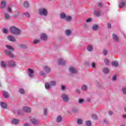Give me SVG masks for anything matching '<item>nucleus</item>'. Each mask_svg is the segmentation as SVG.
I'll return each instance as SVG.
<instances>
[{"label": "nucleus", "instance_id": "8fccbe9b", "mask_svg": "<svg viewBox=\"0 0 126 126\" xmlns=\"http://www.w3.org/2000/svg\"><path fill=\"white\" fill-rule=\"evenodd\" d=\"M103 52L104 55H105V56L106 55H107V54H108V51L106 50V49H104Z\"/></svg>", "mask_w": 126, "mask_h": 126}, {"label": "nucleus", "instance_id": "a878e982", "mask_svg": "<svg viewBox=\"0 0 126 126\" xmlns=\"http://www.w3.org/2000/svg\"><path fill=\"white\" fill-rule=\"evenodd\" d=\"M94 13L96 16H100V10H98L97 11H94Z\"/></svg>", "mask_w": 126, "mask_h": 126}, {"label": "nucleus", "instance_id": "ddd939ff", "mask_svg": "<svg viewBox=\"0 0 126 126\" xmlns=\"http://www.w3.org/2000/svg\"><path fill=\"white\" fill-rule=\"evenodd\" d=\"M23 110L26 113H30V112H31V108L25 107L23 108Z\"/></svg>", "mask_w": 126, "mask_h": 126}, {"label": "nucleus", "instance_id": "0e129e2a", "mask_svg": "<svg viewBox=\"0 0 126 126\" xmlns=\"http://www.w3.org/2000/svg\"><path fill=\"white\" fill-rule=\"evenodd\" d=\"M87 100L88 102L90 101V98H88Z\"/></svg>", "mask_w": 126, "mask_h": 126}, {"label": "nucleus", "instance_id": "a211bd4d", "mask_svg": "<svg viewBox=\"0 0 126 126\" xmlns=\"http://www.w3.org/2000/svg\"><path fill=\"white\" fill-rule=\"evenodd\" d=\"M87 50L89 52H92V51H93V46L91 45H89L87 47Z\"/></svg>", "mask_w": 126, "mask_h": 126}, {"label": "nucleus", "instance_id": "f704fd0d", "mask_svg": "<svg viewBox=\"0 0 126 126\" xmlns=\"http://www.w3.org/2000/svg\"><path fill=\"white\" fill-rule=\"evenodd\" d=\"M19 92H20L21 94H25V91L23 89H20L19 90Z\"/></svg>", "mask_w": 126, "mask_h": 126}, {"label": "nucleus", "instance_id": "f257e3e1", "mask_svg": "<svg viewBox=\"0 0 126 126\" xmlns=\"http://www.w3.org/2000/svg\"><path fill=\"white\" fill-rule=\"evenodd\" d=\"M10 31L12 34H14L15 35H19L20 34V30L15 27H11Z\"/></svg>", "mask_w": 126, "mask_h": 126}, {"label": "nucleus", "instance_id": "603ef678", "mask_svg": "<svg viewBox=\"0 0 126 126\" xmlns=\"http://www.w3.org/2000/svg\"><path fill=\"white\" fill-rule=\"evenodd\" d=\"M38 42H39V40H36V39L33 41L34 44H37V43H38Z\"/></svg>", "mask_w": 126, "mask_h": 126}, {"label": "nucleus", "instance_id": "20e7f679", "mask_svg": "<svg viewBox=\"0 0 126 126\" xmlns=\"http://www.w3.org/2000/svg\"><path fill=\"white\" fill-rule=\"evenodd\" d=\"M28 74L31 78H33L34 76V70L30 68L28 69Z\"/></svg>", "mask_w": 126, "mask_h": 126}, {"label": "nucleus", "instance_id": "72a5a7b5", "mask_svg": "<svg viewBox=\"0 0 126 126\" xmlns=\"http://www.w3.org/2000/svg\"><path fill=\"white\" fill-rule=\"evenodd\" d=\"M4 16L5 19H9L10 18V16L7 13H4Z\"/></svg>", "mask_w": 126, "mask_h": 126}, {"label": "nucleus", "instance_id": "bf43d9fd", "mask_svg": "<svg viewBox=\"0 0 126 126\" xmlns=\"http://www.w3.org/2000/svg\"><path fill=\"white\" fill-rule=\"evenodd\" d=\"M21 112H22L21 110L18 111V115H20V114H21Z\"/></svg>", "mask_w": 126, "mask_h": 126}, {"label": "nucleus", "instance_id": "ea45409f", "mask_svg": "<svg viewBox=\"0 0 126 126\" xmlns=\"http://www.w3.org/2000/svg\"><path fill=\"white\" fill-rule=\"evenodd\" d=\"M40 75H41L42 76H46V73H45V72H44L42 71H41L40 72Z\"/></svg>", "mask_w": 126, "mask_h": 126}, {"label": "nucleus", "instance_id": "680f3d73", "mask_svg": "<svg viewBox=\"0 0 126 126\" xmlns=\"http://www.w3.org/2000/svg\"><path fill=\"white\" fill-rule=\"evenodd\" d=\"M76 92H77V93H80V91L79 90H76Z\"/></svg>", "mask_w": 126, "mask_h": 126}, {"label": "nucleus", "instance_id": "4be33fe9", "mask_svg": "<svg viewBox=\"0 0 126 126\" xmlns=\"http://www.w3.org/2000/svg\"><path fill=\"white\" fill-rule=\"evenodd\" d=\"M62 120H63V118H62V116H59L57 118V123H61L62 122Z\"/></svg>", "mask_w": 126, "mask_h": 126}, {"label": "nucleus", "instance_id": "473e14b6", "mask_svg": "<svg viewBox=\"0 0 126 126\" xmlns=\"http://www.w3.org/2000/svg\"><path fill=\"white\" fill-rule=\"evenodd\" d=\"M92 118L94 120H98V117H97V115H96V114H93L92 115Z\"/></svg>", "mask_w": 126, "mask_h": 126}, {"label": "nucleus", "instance_id": "864d4df0", "mask_svg": "<svg viewBox=\"0 0 126 126\" xmlns=\"http://www.w3.org/2000/svg\"><path fill=\"white\" fill-rule=\"evenodd\" d=\"M86 22L87 23L91 22V19H88L87 20H86Z\"/></svg>", "mask_w": 126, "mask_h": 126}, {"label": "nucleus", "instance_id": "f3484780", "mask_svg": "<svg viewBox=\"0 0 126 126\" xmlns=\"http://www.w3.org/2000/svg\"><path fill=\"white\" fill-rule=\"evenodd\" d=\"M0 65H1V67L5 68V67H6L7 65L5 63V62H4L3 61H1L0 63Z\"/></svg>", "mask_w": 126, "mask_h": 126}, {"label": "nucleus", "instance_id": "7ed1b4c3", "mask_svg": "<svg viewBox=\"0 0 126 126\" xmlns=\"http://www.w3.org/2000/svg\"><path fill=\"white\" fill-rule=\"evenodd\" d=\"M39 14L40 15H44V16H47L48 15V11L47 9L45 8H41L39 10Z\"/></svg>", "mask_w": 126, "mask_h": 126}, {"label": "nucleus", "instance_id": "6ab92c4d", "mask_svg": "<svg viewBox=\"0 0 126 126\" xmlns=\"http://www.w3.org/2000/svg\"><path fill=\"white\" fill-rule=\"evenodd\" d=\"M0 105L1 108H3V109H6V104L5 103L1 102H0Z\"/></svg>", "mask_w": 126, "mask_h": 126}, {"label": "nucleus", "instance_id": "79ce46f5", "mask_svg": "<svg viewBox=\"0 0 126 126\" xmlns=\"http://www.w3.org/2000/svg\"><path fill=\"white\" fill-rule=\"evenodd\" d=\"M66 20H67V21H70V20H71V17L70 16H68V17H66V18H65Z\"/></svg>", "mask_w": 126, "mask_h": 126}, {"label": "nucleus", "instance_id": "39448f33", "mask_svg": "<svg viewBox=\"0 0 126 126\" xmlns=\"http://www.w3.org/2000/svg\"><path fill=\"white\" fill-rule=\"evenodd\" d=\"M8 65L11 67L16 66V63L13 60H10L8 62Z\"/></svg>", "mask_w": 126, "mask_h": 126}, {"label": "nucleus", "instance_id": "13d9d810", "mask_svg": "<svg viewBox=\"0 0 126 126\" xmlns=\"http://www.w3.org/2000/svg\"><path fill=\"white\" fill-rule=\"evenodd\" d=\"M64 89H65V87H64V86H62V90H64Z\"/></svg>", "mask_w": 126, "mask_h": 126}, {"label": "nucleus", "instance_id": "393cba45", "mask_svg": "<svg viewBox=\"0 0 126 126\" xmlns=\"http://www.w3.org/2000/svg\"><path fill=\"white\" fill-rule=\"evenodd\" d=\"M6 48H7L8 50H9L11 51H14V49H13V48H12V47H11L10 45H6Z\"/></svg>", "mask_w": 126, "mask_h": 126}, {"label": "nucleus", "instance_id": "69168bd1", "mask_svg": "<svg viewBox=\"0 0 126 126\" xmlns=\"http://www.w3.org/2000/svg\"><path fill=\"white\" fill-rule=\"evenodd\" d=\"M123 118H124L125 119H126V115H123Z\"/></svg>", "mask_w": 126, "mask_h": 126}, {"label": "nucleus", "instance_id": "c9c22d12", "mask_svg": "<svg viewBox=\"0 0 126 126\" xmlns=\"http://www.w3.org/2000/svg\"><path fill=\"white\" fill-rule=\"evenodd\" d=\"M86 125L87 126H91V121H90V120L86 121Z\"/></svg>", "mask_w": 126, "mask_h": 126}, {"label": "nucleus", "instance_id": "58836bf2", "mask_svg": "<svg viewBox=\"0 0 126 126\" xmlns=\"http://www.w3.org/2000/svg\"><path fill=\"white\" fill-rule=\"evenodd\" d=\"M20 15V12H18L17 14H15L13 16V17H18Z\"/></svg>", "mask_w": 126, "mask_h": 126}, {"label": "nucleus", "instance_id": "49530a36", "mask_svg": "<svg viewBox=\"0 0 126 126\" xmlns=\"http://www.w3.org/2000/svg\"><path fill=\"white\" fill-rule=\"evenodd\" d=\"M2 31L3 32V33H4L5 34H6L7 33V32H8V31H7V30H6V29H3L2 30Z\"/></svg>", "mask_w": 126, "mask_h": 126}, {"label": "nucleus", "instance_id": "5701e85b", "mask_svg": "<svg viewBox=\"0 0 126 126\" xmlns=\"http://www.w3.org/2000/svg\"><path fill=\"white\" fill-rule=\"evenodd\" d=\"M23 17H30V14L28 12L24 13L23 14Z\"/></svg>", "mask_w": 126, "mask_h": 126}, {"label": "nucleus", "instance_id": "6e6d98bb", "mask_svg": "<svg viewBox=\"0 0 126 126\" xmlns=\"http://www.w3.org/2000/svg\"><path fill=\"white\" fill-rule=\"evenodd\" d=\"M109 116H112V115H113V112L109 111Z\"/></svg>", "mask_w": 126, "mask_h": 126}, {"label": "nucleus", "instance_id": "9d476101", "mask_svg": "<svg viewBox=\"0 0 126 126\" xmlns=\"http://www.w3.org/2000/svg\"><path fill=\"white\" fill-rule=\"evenodd\" d=\"M40 38L41 40H43V41H46L48 37L47 36V34H46L45 33H42L41 34Z\"/></svg>", "mask_w": 126, "mask_h": 126}, {"label": "nucleus", "instance_id": "4d7b16f0", "mask_svg": "<svg viewBox=\"0 0 126 126\" xmlns=\"http://www.w3.org/2000/svg\"><path fill=\"white\" fill-rule=\"evenodd\" d=\"M98 5L99 7H102V3H98Z\"/></svg>", "mask_w": 126, "mask_h": 126}, {"label": "nucleus", "instance_id": "cd10ccee", "mask_svg": "<svg viewBox=\"0 0 126 126\" xmlns=\"http://www.w3.org/2000/svg\"><path fill=\"white\" fill-rule=\"evenodd\" d=\"M112 64L113 66H119V63L118 62L114 61L112 63Z\"/></svg>", "mask_w": 126, "mask_h": 126}, {"label": "nucleus", "instance_id": "a18cd8bd", "mask_svg": "<svg viewBox=\"0 0 126 126\" xmlns=\"http://www.w3.org/2000/svg\"><path fill=\"white\" fill-rule=\"evenodd\" d=\"M83 102H84V100H83V99L80 98L79 99V104H82V103H83Z\"/></svg>", "mask_w": 126, "mask_h": 126}, {"label": "nucleus", "instance_id": "6e6552de", "mask_svg": "<svg viewBox=\"0 0 126 126\" xmlns=\"http://www.w3.org/2000/svg\"><path fill=\"white\" fill-rule=\"evenodd\" d=\"M58 63L60 65H64V64H65V61L63 59H59Z\"/></svg>", "mask_w": 126, "mask_h": 126}, {"label": "nucleus", "instance_id": "0eeeda50", "mask_svg": "<svg viewBox=\"0 0 126 126\" xmlns=\"http://www.w3.org/2000/svg\"><path fill=\"white\" fill-rule=\"evenodd\" d=\"M5 53L6 55L9 56V57H10L11 59H13V58H14V56L13 55V54H12V53H11V51L5 50Z\"/></svg>", "mask_w": 126, "mask_h": 126}, {"label": "nucleus", "instance_id": "1a4fd4ad", "mask_svg": "<svg viewBox=\"0 0 126 126\" xmlns=\"http://www.w3.org/2000/svg\"><path fill=\"white\" fill-rule=\"evenodd\" d=\"M43 70L45 71V72H47V73L51 72V68H50L48 66H44Z\"/></svg>", "mask_w": 126, "mask_h": 126}, {"label": "nucleus", "instance_id": "7c9ffc66", "mask_svg": "<svg viewBox=\"0 0 126 126\" xmlns=\"http://www.w3.org/2000/svg\"><path fill=\"white\" fill-rule=\"evenodd\" d=\"M24 6L25 7H29V3L27 1H25L24 3Z\"/></svg>", "mask_w": 126, "mask_h": 126}, {"label": "nucleus", "instance_id": "4468645a", "mask_svg": "<svg viewBox=\"0 0 126 126\" xmlns=\"http://www.w3.org/2000/svg\"><path fill=\"white\" fill-rule=\"evenodd\" d=\"M31 122L32 123V124H33V125H34V126H37V125H38L39 122L38 121V120L35 119H32L31 120Z\"/></svg>", "mask_w": 126, "mask_h": 126}, {"label": "nucleus", "instance_id": "aec40b11", "mask_svg": "<svg viewBox=\"0 0 126 126\" xmlns=\"http://www.w3.org/2000/svg\"><path fill=\"white\" fill-rule=\"evenodd\" d=\"M126 2H121L119 5V7H125V6H126Z\"/></svg>", "mask_w": 126, "mask_h": 126}, {"label": "nucleus", "instance_id": "5fc2aeb1", "mask_svg": "<svg viewBox=\"0 0 126 126\" xmlns=\"http://www.w3.org/2000/svg\"><path fill=\"white\" fill-rule=\"evenodd\" d=\"M95 65H96V64H95V63H92V67H95Z\"/></svg>", "mask_w": 126, "mask_h": 126}, {"label": "nucleus", "instance_id": "e2e57ef3", "mask_svg": "<svg viewBox=\"0 0 126 126\" xmlns=\"http://www.w3.org/2000/svg\"><path fill=\"white\" fill-rule=\"evenodd\" d=\"M108 28H111V24H108Z\"/></svg>", "mask_w": 126, "mask_h": 126}, {"label": "nucleus", "instance_id": "dca6fc26", "mask_svg": "<svg viewBox=\"0 0 126 126\" xmlns=\"http://www.w3.org/2000/svg\"><path fill=\"white\" fill-rule=\"evenodd\" d=\"M12 124H13L14 125H18V124H19V120L14 119L12 120Z\"/></svg>", "mask_w": 126, "mask_h": 126}, {"label": "nucleus", "instance_id": "052dcab7", "mask_svg": "<svg viewBox=\"0 0 126 126\" xmlns=\"http://www.w3.org/2000/svg\"><path fill=\"white\" fill-rule=\"evenodd\" d=\"M24 126H30V125L27 123L25 124Z\"/></svg>", "mask_w": 126, "mask_h": 126}, {"label": "nucleus", "instance_id": "de8ad7c7", "mask_svg": "<svg viewBox=\"0 0 126 126\" xmlns=\"http://www.w3.org/2000/svg\"><path fill=\"white\" fill-rule=\"evenodd\" d=\"M7 11H8L9 12H11V6H9L8 7Z\"/></svg>", "mask_w": 126, "mask_h": 126}, {"label": "nucleus", "instance_id": "2eb2a0df", "mask_svg": "<svg viewBox=\"0 0 126 126\" xmlns=\"http://www.w3.org/2000/svg\"><path fill=\"white\" fill-rule=\"evenodd\" d=\"M69 71H70L71 73H76L77 71L76 69L74 67H70L69 68Z\"/></svg>", "mask_w": 126, "mask_h": 126}, {"label": "nucleus", "instance_id": "a19ab883", "mask_svg": "<svg viewBox=\"0 0 126 126\" xmlns=\"http://www.w3.org/2000/svg\"><path fill=\"white\" fill-rule=\"evenodd\" d=\"M43 113L44 116H47V108H44L43 110Z\"/></svg>", "mask_w": 126, "mask_h": 126}, {"label": "nucleus", "instance_id": "f03ea898", "mask_svg": "<svg viewBox=\"0 0 126 126\" xmlns=\"http://www.w3.org/2000/svg\"><path fill=\"white\" fill-rule=\"evenodd\" d=\"M57 84V82L55 81H51L49 84V83H46L45 84V87L46 89H49V88H51V86H56V85Z\"/></svg>", "mask_w": 126, "mask_h": 126}, {"label": "nucleus", "instance_id": "9b49d317", "mask_svg": "<svg viewBox=\"0 0 126 126\" xmlns=\"http://www.w3.org/2000/svg\"><path fill=\"white\" fill-rule=\"evenodd\" d=\"M6 6V1H5V0L2 1L1 2L0 8L2 9L4 8V7H5Z\"/></svg>", "mask_w": 126, "mask_h": 126}, {"label": "nucleus", "instance_id": "774afa93", "mask_svg": "<svg viewBox=\"0 0 126 126\" xmlns=\"http://www.w3.org/2000/svg\"><path fill=\"white\" fill-rule=\"evenodd\" d=\"M121 126H124V125H121Z\"/></svg>", "mask_w": 126, "mask_h": 126}, {"label": "nucleus", "instance_id": "338daca9", "mask_svg": "<svg viewBox=\"0 0 126 126\" xmlns=\"http://www.w3.org/2000/svg\"><path fill=\"white\" fill-rule=\"evenodd\" d=\"M104 122H106V119H105V120H104Z\"/></svg>", "mask_w": 126, "mask_h": 126}, {"label": "nucleus", "instance_id": "3c124183", "mask_svg": "<svg viewBox=\"0 0 126 126\" xmlns=\"http://www.w3.org/2000/svg\"><path fill=\"white\" fill-rule=\"evenodd\" d=\"M116 79H117V77H116V76H114L112 78V80L115 81V80H116Z\"/></svg>", "mask_w": 126, "mask_h": 126}, {"label": "nucleus", "instance_id": "412c9836", "mask_svg": "<svg viewBox=\"0 0 126 126\" xmlns=\"http://www.w3.org/2000/svg\"><path fill=\"white\" fill-rule=\"evenodd\" d=\"M113 38L115 42H118L119 41V38H118V36L116 34H113Z\"/></svg>", "mask_w": 126, "mask_h": 126}, {"label": "nucleus", "instance_id": "c85d7f7f", "mask_svg": "<svg viewBox=\"0 0 126 126\" xmlns=\"http://www.w3.org/2000/svg\"><path fill=\"white\" fill-rule=\"evenodd\" d=\"M103 71L104 73H105L107 74V73H109V70L108 68L105 67L103 69Z\"/></svg>", "mask_w": 126, "mask_h": 126}, {"label": "nucleus", "instance_id": "f8f14e48", "mask_svg": "<svg viewBox=\"0 0 126 126\" xmlns=\"http://www.w3.org/2000/svg\"><path fill=\"white\" fill-rule=\"evenodd\" d=\"M7 39L9 41H11V42H15V38L12 35H8L7 36Z\"/></svg>", "mask_w": 126, "mask_h": 126}, {"label": "nucleus", "instance_id": "09e8293b", "mask_svg": "<svg viewBox=\"0 0 126 126\" xmlns=\"http://www.w3.org/2000/svg\"><path fill=\"white\" fill-rule=\"evenodd\" d=\"M20 46L21 48H22V49H26V45L24 44H21Z\"/></svg>", "mask_w": 126, "mask_h": 126}, {"label": "nucleus", "instance_id": "2f4dec72", "mask_svg": "<svg viewBox=\"0 0 126 126\" xmlns=\"http://www.w3.org/2000/svg\"><path fill=\"white\" fill-rule=\"evenodd\" d=\"M93 30H94V31L98 30V25H94L93 27Z\"/></svg>", "mask_w": 126, "mask_h": 126}, {"label": "nucleus", "instance_id": "b1692460", "mask_svg": "<svg viewBox=\"0 0 126 126\" xmlns=\"http://www.w3.org/2000/svg\"><path fill=\"white\" fill-rule=\"evenodd\" d=\"M60 17L61 18H62V19H64V18H66V15L64 14V13H61L60 14Z\"/></svg>", "mask_w": 126, "mask_h": 126}, {"label": "nucleus", "instance_id": "37998d69", "mask_svg": "<svg viewBox=\"0 0 126 126\" xmlns=\"http://www.w3.org/2000/svg\"><path fill=\"white\" fill-rule=\"evenodd\" d=\"M122 91L124 94H126V87H123L122 88Z\"/></svg>", "mask_w": 126, "mask_h": 126}, {"label": "nucleus", "instance_id": "e433bc0d", "mask_svg": "<svg viewBox=\"0 0 126 126\" xmlns=\"http://www.w3.org/2000/svg\"><path fill=\"white\" fill-rule=\"evenodd\" d=\"M104 62L105 63V64H106V65H109V60H108V59L105 58L104 59Z\"/></svg>", "mask_w": 126, "mask_h": 126}, {"label": "nucleus", "instance_id": "4c0bfd02", "mask_svg": "<svg viewBox=\"0 0 126 126\" xmlns=\"http://www.w3.org/2000/svg\"><path fill=\"white\" fill-rule=\"evenodd\" d=\"M77 123L78 125H81L82 124V120L78 119L77 121Z\"/></svg>", "mask_w": 126, "mask_h": 126}, {"label": "nucleus", "instance_id": "bb28decb", "mask_svg": "<svg viewBox=\"0 0 126 126\" xmlns=\"http://www.w3.org/2000/svg\"><path fill=\"white\" fill-rule=\"evenodd\" d=\"M3 96L6 98H8V97H9V95L8 94V93L6 92H4Z\"/></svg>", "mask_w": 126, "mask_h": 126}, {"label": "nucleus", "instance_id": "423d86ee", "mask_svg": "<svg viewBox=\"0 0 126 126\" xmlns=\"http://www.w3.org/2000/svg\"><path fill=\"white\" fill-rule=\"evenodd\" d=\"M62 97L64 102H67V101H68V95H67V94H62Z\"/></svg>", "mask_w": 126, "mask_h": 126}, {"label": "nucleus", "instance_id": "c756f323", "mask_svg": "<svg viewBox=\"0 0 126 126\" xmlns=\"http://www.w3.org/2000/svg\"><path fill=\"white\" fill-rule=\"evenodd\" d=\"M65 34H66V35L67 36H69V35L71 34V31L69 30H66L65 32Z\"/></svg>", "mask_w": 126, "mask_h": 126}, {"label": "nucleus", "instance_id": "c03bdc74", "mask_svg": "<svg viewBox=\"0 0 126 126\" xmlns=\"http://www.w3.org/2000/svg\"><path fill=\"white\" fill-rule=\"evenodd\" d=\"M86 89H87V86H86V85H83L82 86V90H86Z\"/></svg>", "mask_w": 126, "mask_h": 126}]
</instances>
